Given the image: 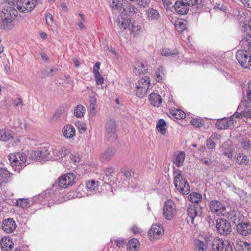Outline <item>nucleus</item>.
Listing matches in <instances>:
<instances>
[{
  "label": "nucleus",
  "mask_w": 251,
  "mask_h": 251,
  "mask_svg": "<svg viewBox=\"0 0 251 251\" xmlns=\"http://www.w3.org/2000/svg\"><path fill=\"white\" fill-rule=\"evenodd\" d=\"M0 244L2 246V248H5V251H9L13 247V244L10 243L9 239L5 238L4 241L3 239H2L0 241Z\"/></svg>",
  "instance_id": "nucleus-41"
},
{
  "label": "nucleus",
  "mask_w": 251,
  "mask_h": 251,
  "mask_svg": "<svg viewBox=\"0 0 251 251\" xmlns=\"http://www.w3.org/2000/svg\"><path fill=\"white\" fill-rule=\"evenodd\" d=\"M51 150L49 147H45L41 150L32 151L30 152V157L38 160H50L52 158L50 155Z\"/></svg>",
  "instance_id": "nucleus-7"
},
{
  "label": "nucleus",
  "mask_w": 251,
  "mask_h": 251,
  "mask_svg": "<svg viewBox=\"0 0 251 251\" xmlns=\"http://www.w3.org/2000/svg\"><path fill=\"white\" fill-rule=\"evenodd\" d=\"M185 157V153L183 151L180 152L178 154L174 156L173 159V163L177 167H179L183 164Z\"/></svg>",
  "instance_id": "nucleus-25"
},
{
  "label": "nucleus",
  "mask_w": 251,
  "mask_h": 251,
  "mask_svg": "<svg viewBox=\"0 0 251 251\" xmlns=\"http://www.w3.org/2000/svg\"><path fill=\"white\" fill-rule=\"evenodd\" d=\"M222 251H233L231 244L228 241L226 242Z\"/></svg>",
  "instance_id": "nucleus-56"
},
{
  "label": "nucleus",
  "mask_w": 251,
  "mask_h": 251,
  "mask_svg": "<svg viewBox=\"0 0 251 251\" xmlns=\"http://www.w3.org/2000/svg\"><path fill=\"white\" fill-rule=\"evenodd\" d=\"M117 25L119 27L123 28L124 29H128L132 33H134L135 34H139L141 29V26L135 23H131L130 19L127 17H122L121 21L119 20Z\"/></svg>",
  "instance_id": "nucleus-4"
},
{
  "label": "nucleus",
  "mask_w": 251,
  "mask_h": 251,
  "mask_svg": "<svg viewBox=\"0 0 251 251\" xmlns=\"http://www.w3.org/2000/svg\"><path fill=\"white\" fill-rule=\"evenodd\" d=\"M235 114L231 116L229 118H223L217 120L216 125L217 127L220 129H226L232 126L234 121H236V117Z\"/></svg>",
  "instance_id": "nucleus-12"
},
{
  "label": "nucleus",
  "mask_w": 251,
  "mask_h": 251,
  "mask_svg": "<svg viewBox=\"0 0 251 251\" xmlns=\"http://www.w3.org/2000/svg\"><path fill=\"white\" fill-rule=\"evenodd\" d=\"M64 112V110L61 108H59L56 110L55 113L53 114V115L52 117L51 120L53 122L57 121L58 119L60 117V116L63 114Z\"/></svg>",
  "instance_id": "nucleus-47"
},
{
  "label": "nucleus",
  "mask_w": 251,
  "mask_h": 251,
  "mask_svg": "<svg viewBox=\"0 0 251 251\" xmlns=\"http://www.w3.org/2000/svg\"><path fill=\"white\" fill-rule=\"evenodd\" d=\"M147 70V67L144 63L136 62L134 67V73L136 75L144 74Z\"/></svg>",
  "instance_id": "nucleus-24"
},
{
  "label": "nucleus",
  "mask_w": 251,
  "mask_h": 251,
  "mask_svg": "<svg viewBox=\"0 0 251 251\" xmlns=\"http://www.w3.org/2000/svg\"><path fill=\"white\" fill-rule=\"evenodd\" d=\"M197 207H196V205H194L193 206H190L187 209L188 215L190 218V220L191 221V223L193 224H195L194 223V219L195 218L200 215V212L199 211H197L196 208Z\"/></svg>",
  "instance_id": "nucleus-22"
},
{
  "label": "nucleus",
  "mask_w": 251,
  "mask_h": 251,
  "mask_svg": "<svg viewBox=\"0 0 251 251\" xmlns=\"http://www.w3.org/2000/svg\"><path fill=\"white\" fill-rule=\"evenodd\" d=\"M147 17L151 20H158L160 17V14L158 11L154 8H149L146 11Z\"/></svg>",
  "instance_id": "nucleus-29"
},
{
  "label": "nucleus",
  "mask_w": 251,
  "mask_h": 251,
  "mask_svg": "<svg viewBox=\"0 0 251 251\" xmlns=\"http://www.w3.org/2000/svg\"><path fill=\"white\" fill-rule=\"evenodd\" d=\"M84 114V107L81 105H78L74 109V115L77 118H81Z\"/></svg>",
  "instance_id": "nucleus-40"
},
{
  "label": "nucleus",
  "mask_w": 251,
  "mask_h": 251,
  "mask_svg": "<svg viewBox=\"0 0 251 251\" xmlns=\"http://www.w3.org/2000/svg\"><path fill=\"white\" fill-rule=\"evenodd\" d=\"M10 173L7 170L5 169H0V184L6 183L8 182L9 178L11 176Z\"/></svg>",
  "instance_id": "nucleus-26"
},
{
  "label": "nucleus",
  "mask_w": 251,
  "mask_h": 251,
  "mask_svg": "<svg viewBox=\"0 0 251 251\" xmlns=\"http://www.w3.org/2000/svg\"><path fill=\"white\" fill-rule=\"evenodd\" d=\"M100 62H97L93 68V73L94 75L97 74L99 75V69H100Z\"/></svg>",
  "instance_id": "nucleus-61"
},
{
  "label": "nucleus",
  "mask_w": 251,
  "mask_h": 251,
  "mask_svg": "<svg viewBox=\"0 0 251 251\" xmlns=\"http://www.w3.org/2000/svg\"><path fill=\"white\" fill-rule=\"evenodd\" d=\"M245 6L251 8V0H241Z\"/></svg>",
  "instance_id": "nucleus-64"
},
{
  "label": "nucleus",
  "mask_w": 251,
  "mask_h": 251,
  "mask_svg": "<svg viewBox=\"0 0 251 251\" xmlns=\"http://www.w3.org/2000/svg\"><path fill=\"white\" fill-rule=\"evenodd\" d=\"M13 137V132L9 130L0 129V140L7 141Z\"/></svg>",
  "instance_id": "nucleus-28"
},
{
  "label": "nucleus",
  "mask_w": 251,
  "mask_h": 251,
  "mask_svg": "<svg viewBox=\"0 0 251 251\" xmlns=\"http://www.w3.org/2000/svg\"><path fill=\"white\" fill-rule=\"evenodd\" d=\"M46 21L47 24L49 25H51L53 23V17L52 15L49 12H47L45 14Z\"/></svg>",
  "instance_id": "nucleus-54"
},
{
  "label": "nucleus",
  "mask_w": 251,
  "mask_h": 251,
  "mask_svg": "<svg viewBox=\"0 0 251 251\" xmlns=\"http://www.w3.org/2000/svg\"><path fill=\"white\" fill-rule=\"evenodd\" d=\"M2 11L3 24L4 25V24H11L16 19L18 14L17 11L14 8L11 7L3 8Z\"/></svg>",
  "instance_id": "nucleus-10"
},
{
  "label": "nucleus",
  "mask_w": 251,
  "mask_h": 251,
  "mask_svg": "<svg viewBox=\"0 0 251 251\" xmlns=\"http://www.w3.org/2000/svg\"><path fill=\"white\" fill-rule=\"evenodd\" d=\"M191 124L197 127H200L202 126V124L200 121L199 120L192 119L191 121Z\"/></svg>",
  "instance_id": "nucleus-58"
},
{
  "label": "nucleus",
  "mask_w": 251,
  "mask_h": 251,
  "mask_svg": "<svg viewBox=\"0 0 251 251\" xmlns=\"http://www.w3.org/2000/svg\"><path fill=\"white\" fill-rule=\"evenodd\" d=\"M246 97L250 102L251 103V82L248 84V89L247 92Z\"/></svg>",
  "instance_id": "nucleus-60"
},
{
  "label": "nucleus",
  "mask_w": 251,
  "mask_h": 251,
  "mask_svg": "<svg viewBox=\"0 0 251 251\" xmlns=\"http://www.w3.org/2000/svg\"><path fill=\"white\" fill-rule=\"evenodd\" d=\"M225 242L220 238H215L212 243H209L211 247L209 251H222Z\"/></svg>",
  "instance_id": "nucleus-17"
},
{
  "label": "nucleus",
  "mask_w": 251,
  "mask_h": 251,
  "mask_svg": "<svg viewBox=\"0 0 251 251\" xmlns=\"http://www.w3.org/2000/svg\"><path fill=\"white\" fill-rule=\"evenodd\" d=\"M196 249L198 251H207V247L209 246V243L206 239H205V242L199 240L196 241Z\"/></svg>",
  "instance_id": "nucleus-32"
},
{
  "label": "nucleus",
  "mask_w": 251,
  "mask_h": 251,
  "mask_svg": "<svg viewBox=\"0 0 251 251\" xmlns=\"http://www.w3.org/2000/svg\"><path fill=\"white\" fill-rule=\"evenodd\" d=\"M55 156L59 158H63L69 153V151L65 147L59 149H56L52 151Z\"/></svg>",
  "instance_id": "nucleus-31"
},
{
  "label": "nucleus",
  "mask_w": 251,
  "mask_h": 251,
  "mask_svg": "<svg viewBox=\"0 0 251 251\" xmlns=\"http://www.w3.org/2000/svg\"><path fill=\"white\" fill-rule=\"evenodd\" d=\"M164 233L163 227L159 224L153 225L148 231V235L151 240L158 239Z\"/></svg>",
  "instance_id": "nucleus-14"
},
{
  "label": "nucleus",
  "mask_w": 251,
  "mask_h": 251,
  "mask_svg": "<svg viewBox=\"0 0 251 251\" xmlns=\"http://www.w3.org/2000/svg\"><path fill=\"white\" fill-rule=\"evenodd\" d=\"M236 161L240 165H246L249 162L247 155L242 153H238L236 156Z\"/></svg>",
  "instance_id": "nucleus-33"
},
{
  "label": "nucleus",
  "mask_w": 251,
  "mask_h": 251,
  "mask_svg": "<svg viewBox=\"0 0 251 251\" xmlns=\"http://www.w3.org/2000/svg\"><path fill=\"white\" fill-rule=\"evenodd\" d=\"M14 105L15 106H18V105L22 104V100L20 98H16L13 100Z\"/></svg>",
  "instance_id": "nucleus-63"
},
{
  "label": "nucleus",
  "mask_w": 251,
  "mask_h": 251,
  "mask_svg": "<svg viewBox=\"0 0 251 251\" xmlns=\"http://www.w3.org/2000/svg\"><path fill=\"white\" fill-rule=\"evenodd\" d=\"M116 153V150L114 148H107L100 156V160L102 162L107 163L113 157Z\"/></svg>",
  "instance_id": "nucleus-18"
},
{
  "label": "nucleus",
  "mask_w": 251,
  "mask_h": 251,
  "mask_svg": "<svg viewBox=\"0 0 251 251\" xmlns=\"http://www.w3.org/2000/svg\"><path fill=\"white\" fill-rule=\"evenodd\" d=\"M176 176L174 179L175 187L183 195H187L190 192V186L181 174L180 171H176Z\"/></svg>",
  "instance_id": "nucleus-2"
},
{
  "label": "nucleus",
  "mask_w": 251,
  "mask_h": 251,
  "mask_svg": "<svg viewBox=\"0 0 251 251\" xmlns=\"http://www.w3.org/2000/svg\"><path fill=\"white\" fill-rule=\"evenodd\" d=\"M226 214L227 218L229 219L235 225H236L242 220V215L239 212L235 210L231 211L230 212L227 211Z\"/></svg>",
  "instance_id": "nucleus-20"
},
{
  "label": "nucleus",
  "mask_w": 251,
  "mask_h": 251,
  "mask_svg": "<svg viewBox=\"0 0 251 251\" xmlns=\"http://www.w3.org/2000/svg\"><path fill=\"white\" fill-rule=\"evenodd\" d=\"M149 97L151 105L157 107L161 106L163 100L159 95L152 93L149 95Z\"/></svg>",
  "instance_id": "nucleus-19"
},
{
  "label": "nucleus",
  "mask_w": 251,
  "mask_h": 251,
  "mask_svg": "<svg viewBox=\"0 0 251 251\" xmlns=\"http://www.w3.org/2000/svg\"><path fill=\"white\" fill-rule=\"evenodd\" d=\"M235 251H243L244 248L249 249L250 244L242 241L236 240L233 244Z\"/></svg>",
  "instance_id": "nucleus-30"
},
{
  "label": "nucleus",
  "mask_w": 251,
  "mask_h": 251,
  "mask_svg": "<svg viewBox=\"0 0 251 251\" xmlns=\"http://www.w3.org/2000/svg\"><path fill=\"white\" fill-rule=\"evenodd\" d=\"M204 5L202 0H178L173 7L177 13L184 15L188 12L189 6H192L193 12L199 13L202 11Z\"/></svg>",
  "instance_id": "nucleus-1"
},
{
  "label": "nucleus",
  "mask_w": 251,
  "mask_h": 251,
  "mask_svg": "<svg viewBox=\"0 0 251 251\" xmlns=\"http://www.w3.org/2000/svg\"><path fill=\"white\" fill-rule=\"evenodd\" d=\"M57 69L56 68H46L41 72V74L45 76H53V74L52 73L54 71V70H56Z\"/></svg>",
  "instance_id": "nucleus-46"
},
{
  "label": "nucleus",
  "mask_w": 251,
  "mask_h": 251,
  "mask_svg": "<svg viewBox=\"0 0 251 251\" xmlns=\"http://www.w3.org/2000/svg\"><path fill=\"white\" fill-rule=\"evenodd\" d=\"M97 183L94 180H91L86 183V187L90 192H94L97 190Z\"/></svg>",
  "instance_id": "nucleus-43"
},
{
  "label": "nucleus",
  "mask_w": 251,
  "mask_h": 251,
  "mask_svg": "<svg viewBox=\"0 0 251 251\" xmlns=\"http://www.w3.org/2000/svg\"><path fill=\"white\" fill-rule=\"evenodd\" d=\"M123 11L126 14L132 16L137 12L138 9L135 6L128 4L126 7L123 8Z\"/></svg>",
  "instance_id": "nucleus-34"
},
{
  "label": "nucleus",
  "mask_w": 251,
  "mask_h": 251,
  "mask_svg": "<svg viewBox=\"0 0 251 251\" xmlns=\"http://www.w3.org/2000/svg\"><path fill=\"white\" fill-rule=\"evenodd\" d=\"M215 143L211 139H209L207 141L206 146L208 149H213L215 148Z\"/></svg>",
  "instance_id": "nucleus-57"
},
{
  "label": "nucleus",
  "mask_w": 251,
  "mask_h": 251,
  "mask_svg": "<svg viewBox=\"0 0 251 251\" xmlns=\"http://www.w3.org/2000/svg\"><path fill=\"white\" fill-rule=\"evenodd\" d=\"M161 54L164 56H168L176 54V52L174 50L173 51H171L169 49L166 48L163 49L161 50Z\"/></svg>",
  "instance_id": "nucleus-50"
},
{
  "label": "nucleus",
  "mask_w": 251,
  "mask_h": 251,
  "mask_svg": "<svg viewBox=\"0 0 251 251\" xmlns=\"http://www.w3.org/2000/svg\"><path fill=\"white\" fill-rule=\"evenodd\" d=\"M139 6L145 8L146 6L150 3L151 0H136Z\"/></svg>",
  "instance_id": "nucleus-53"
},
{
  "label": "nucleus",
  "mask_w": 251,
  "mask_h": 251,
  "mask_svg": "<svg viewBox=\"0 0 251 251\" xmlns=\"http://www.w3.org/2000/svg\"><path fill=\"white\" fill-rule=\"evenodd\" d=\"M150 83V81L149 80V77L147 76H145L144 77H143L142 78L139 80L137 86H138V87H140L141 88L142 87H145V85L149 86Z\"/></svg>",
  "instance_id": "nucleus-45"
},
{
  "label": "nucleus",
  "mask_w": 251,
  "mask_h": 251,
  "mask_svg": "<svg viewBox=\"0 0 251 251\" xmlns=\"http://www.w3.org/2000/svg\"><path fill=\"white\" fill-rule=\"evenodd\" d=\"M18 158L19 159V161L21 163V166H22L25 163L26 160V156L24 153H17Z\"/></svg>",
  "instance_id": "nucleus-51"
},
{
  "label": "nucleus",
  "mask_w": 251,
  "mask_h": 251,
  "mask_svg": "<svg viewBox=\"0 0 251 251\" xmlns=\"http://www.w3.org/2000/svg\"><path fill=\"white\" fill-rule=\"evenodd\" d=\"M240 44L251 52V35L249 33H245L240 41Z\"/></svg>",
  "instance_id": "nucleus-21"
},
{
  "label": "nucleus",
  "mask_w": 251,
  "mask_h": 251,
  "mask_svg": "<svg viewBox=\"0 0 251 251\" xmlns=\"http://www.w3.org/2000/svg\"><path fill=\"white\" fill-rule=\"evenodd\" d=\"M217 232L221 235H226L231 232V226L230 223L226 220L218 218L216 221Z\"/></svg>",
  "instance_id": "nucleus-8"
},
{
  "label": "nucleus",
  "mask_w": 251,
  "mask_h": 251,
  "mask_svg": "<svg viewBox=\"0 0 251 251\" xmlns=\"http://www.w3.org/2000/svg\"><path fill=\"white\" fill-rule=\"evenodd\" d=\"M241 145L242 147L246 150H249L251 149V141L246 139H243L242 140Z\"/></svg>",
  "instance_id": "nucleus-48"
},
{
  "label": "nucleus",
  "mask_w": 251,
  "mask_h": 251,
  "mask_svg": "<svg viewBox=\"0 0 251 251\" xmlns=\"http://www.w3.org/2000/svg\"><path fill=\"white\" fill-rule=\"evenodd\" d=\"M201 195L196 192L191 193L188 197L189 200L193 203H199L201 201Z\"/></svg>",
  "instance_id": "nucleus-37"
},
{
  "label": "nucleus",
  "mask_w": 251,
  "mask_h": 251,
  "mask_svg": "<svg viewBox=\"0 0 251 251\" xmlns=\"http://www.w3.org/2000/svg\"><path fill=\"white\" fill-rule=\"evenodd\" d=\"M210 209L212 212L218 216H225L227 213L226 208L225 204L218 201H211L210 202Z\"/></svg>",
  "instance_id": "nucleus-9"
},
{
  "label": "nucleus",
  "mask_w": 251,
  "mask_h": 251,
  "mask_svg": "<svg viewBox=\"0 0 251 251\" xmlns=\"http://www.w3.org/2000/svg\"><path fill=\"white\" fill-rule=\"evenodd\" d=\"M125 242L124 240L117 239L115 241V244L119 247H122L125 244Z\"/></svg>",
  "instance_id": "nucleus-62"
},
{
  "label": "nucleus",
  "mask_w": 251,
  "mask_h": 251,
  "mask_svg": "<svg viewBox=\"0 0 251 251\" xmlns=\"http://www.w3.org/2000/svg\"><path fill=\"white\" fill-rule=\"evenodd\" d=\"M249 102V100L241 101L238 107L237 112H241V111L246 110L249 108L250 106Z\"/></svg>",
  "instance_id": "nucleus-44"
},
{
  "label": "nucleus",
  "mask_w": 251,
  "mask_h": 251,
  "mask_svg": "<svg viewBox=\"0 0 251 251\" xmlns=\"http://www.w3.org/2000/svg\"><path fill=\"white\" fill-rule=\"evenodd\" d=\"M75 178L73 173L65 174L58 179V185L61 188H66L73 184Z\"/></svg>",
  "instance_id": "nucleus-13"
},
{
  "label": "nucleus",
  "mask_w": 251,
  "mask_h": 251,
  "mask_svg": "<svg viewBox=\"0 0 251 251\" xmlns=\"http://www.w3.org/2000/svg\"><path fill=\"white\" fill-rule=\"evenodd\" d=\"M123 173H124V176L127 178L133 176L134 175V172L130 170H125Z\"/></svg>",
  "instance_id": "nucleus-59"
},
{
  "label": "nucleus",
  "mask_w": 251,
  "mask_h": 251,
  "mask_svg": "<svg viewBox=\"0 0 251 251\" xmlns=\"http://www.w3.org/2000/svg\"><path fill=\"white\" fill-rule=\"evenodd\" d=\"M148 88L149 86L147 85H145V87H142L141 88L140 87H138V86H136V96L140 98H143L145 95H146Z\"/></svg>",
  "instance_id": "nucleus-39"
},
{
  "label": "nucleus",
  "mask_w": 251,
  "mask_h": 251,
  "mask_svg": "<svg viewBox=\"0 0 251 251\" xmlns=\"http://www.w3.org/2000/svg\"><path fill=\"white\" fill-rule=\"evenodd\" d=\"M163 210L165 218L168 220H172L175 216L176 212L174 203L171 200H168L163 206Z\"/></svg>",
  "instance_id": "nucleus-11"
},
{
  "label": "nucleus",
  "mask_w": 251,
  "mask_h": 251,
  "mask_svg": "<svg viewBox=\"0 0 251 251\" xmlns=\"http://www.w3.org/2000/svg\"><path fill=\"white\" fill-rule=\"evenodd\" d=\"M28 201L27 199H21L17 200L15 204L17 206L25 207L27 206Z\"/></svg>",
  "instance_id": "nucleus-49"
},
{
  "label": "nucleus",
  "mask_w": 251,
  "mask_h": 251,
  "mask_svg": "<svg viewBox=\"0 0 251 251\" xmlns=\"http://www.w3.org/2000/svg\"><path fill=\"white\" fill-rule=\"evenodd\" d=\"M172 115L176 119H183L185 118V113L180 109L172 110L170 111Z\"/></svg>",
  "instance_id": "nucleus-38"
},
{
  "label": "nucleus",
  "mask_w": 251,
  "mask_h": 251,
  "mask_svg": "<svg viewBox=\"0 0 251 251\" xmlns=\"http://www.w3.org/2000/svg\"><path fill=\"white\" fill-rule=\"evenodd\" d=\"M115 173V168L110 167L106 168L104 171V173L102 174L103 180L105 182L111 179L113 176V174Z\"/></svg>",
  "instance_id": "nucleus-27"
},
{
  "label": "nucleus",
  "mask_w": 251,
  "mask_h": 251,
  "mask_svg": "<svg viewBox=\"0 0 251 251\" xmlns=\"http://www.w3.org/2000/svg\"><path fill=\"white\" fill-rule=\"evenodd\" d=\"M236 57L244 68H249L251 66V52L247 50H239L236 54Z\"/></svg>",
  "instance_id": "nucleus-3"
},
{
  "label": "nucleus",
  "mask_w": 251,
  "mask_h": 251,
  "mask_svg": "<svg viewBox=\"0 0 251 251\" xmlns=\"http://www.w3.org/2000/svg\"><path fill=\"white\" fill-rule=\"evenodd\" d=\"M63 134L67 138H72L75 135V131L74 127L70 125H67L63 128Z\"/></svg>",
  "instance_id": "nucleus-23"
},
{
  "label": "nucleus",
  "mask_w": 251,
  "mask_h": 251,
  "mask_svg": "<svg viewBox=\"0 0 251 251\" xmlns=\"http://www.w3.org/2000/svg\"><path fill=\"white\" fill-rule=\"evenodd\" d=\"M116 127V122L114 120L110 119L107 121L105 125L106 133L105 137L107 140L113 142L117 139Z\"/></svg>",
  "instance_id": "nucleus-6"
},
{
  "label": "nucleus",
  "mask_w": 251,
  "mask_h": 251,
  "mask_svg": "<svg viewBox=\"0 0 251 251\" xmlns=\"http://www.w3.org/2000/svg\"><path fill=\"white\" fill-rule=\"evenodd\" d=\"M95 77H96V83L98 85H101V84H102L103 83V78L101 75L100 73H99V75L95 74Z\"/></svg>",
  "instance_id": "nucleus-55"
},
{
  "label": "nucleus",
  "mask_w": 251,
  "mask_h": 251,
  "mask_svg": "<svg viewBox=\"0 0 251 251\" xmlns=\"http://www.w3.org/2000/svg\"><path fill=\"white\" fill-rule=\"evenodd\" d=\"M166 126V123L163 119H160L156 125L157 130L163 135L166 133V128L165 127Z\"/></svg>",
  "instance_id": "nucleus-42"
},
{
  "label": "nucleus",
  "mask_w": 251,
  "mask_h": 251,
  "mask_svg": "<svg viewBox=\"0 0 251 251\" xmlns=\"http://www.w3.org/2000/svg\"><path fill=\"white\" fill-rule=\"evenodd\" d=\"M121 0H113L112 3L110 5V6H111L112 8L115 7L117 9H119V8L121 9L123 3H121Z\"/></svg>",
  "instance_id": "nucleus-52"
},
{
  "label": "nucleus",
  "mask_w": 251,
  "mask_h": 251,
  "mask_svg": "<svg viewBox=\"0 0 251 251\" xmlns=\"http://www.w3.org/2000/svg\"><path fill=\"white\" fill-rule=\"evenodd\" d=\"M1 226L2 229L6 233L13 232L16 228V224L12 218H8L2 221Z\"/></svg>",
  "instance_id": "nucleus-16"
},
{
  "label": "nucleus",
  "mask_w": 251,
  "mask_h": 251,
  "mask_svg": "<svg viewBox=\"0 0 251 251\" xmlns=\"http://www.w3.org/2000/svg\"><path fill=\"white\" fill-rule=\"evenodd\" d=\"M237 232L243 236H247L251 233V224L243 222L242 219L236 225Z\"/></svg>",
  "instance_id": "nucleus-15"
},
{
  "label": "nucleus",
  "mask_w": 251,
  "mask_h": 251,
  "mask_svg": "<svg viewBox=\"0 0 251 251\" xmlns=\"http://www.w3.org/2000/svg\"><path fill=\"white\" fill-rule=\"evenodd\" d=\"M139 241L136 239L133 238L128 241L127 248L130 251H135L139 248Z\"/></svg>",
  "instance_id": "nucleus-35"
},
{
  "label": "nucleus",
  "mask_w": 251,
  "mask_h": 251,
  "mask_svg": "<svg viewBox=\"0 0 251 251\" xmlns=\"http://www.w3.org/2000/svg\"><path fill=\"white\" fill-rule=\"evenodd\" d=\"M236 116V119H240L241 118L244 117L248 118L251 119V109L248 108L246 110L241 111V112H236L234 113Z\"/></svg>",
  "instance_id": "nucleus-36"
},
{
  "label": "nucleus",
  "mask_w": 251,
  "mask_h": 251,
  "mask_svg": "<svg viewBox=\"0 0 251 251\" xmlns=\"http://www.w3.org/2000/svg\"><path fill=\"white\" fill-rule=\"evenodd\" d=\"M36 0H18L17 1V8L24 13L31 12L35 7Z\"/></svg>",
  "instance_id": "nucleus-5"
}]
</instances>
